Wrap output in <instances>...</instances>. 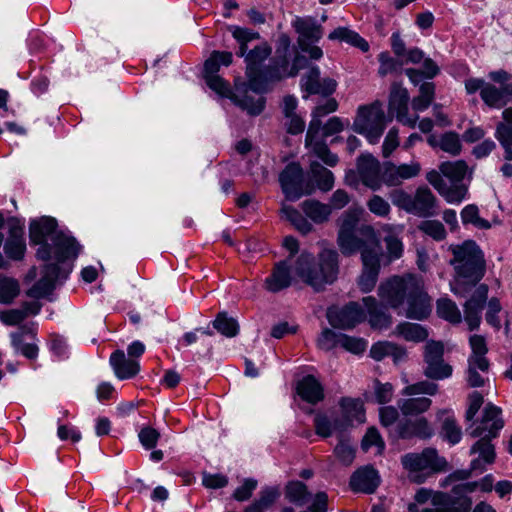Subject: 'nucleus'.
Segmentation results:
<instances>
[{
  "label": "nucleus",
  "instance_id": "2eb2a0df",
  "mask_svg": "<svg viewBox=\"0 0 512 512\" xmlns=\"http://www.w3.org/2000/svg\"><path fill=\"white\" fill-rule=\"evenodd\" d=\"M380 252L375 249L362 251L363 271L359 277L358 285L362 292H370L376 285L380 271Z\"/></svg>",
  "mask_w": 512,
  "mask_h": 512
},
{
  "label": "nucleus",
  "instance_id": "c756f323",
  "mask_svg": "<svg viewBox=\"0 0 512 512\" xmlns=\"http://www.w3.org/2000/svg\"><path fill=\"white\" fill-rule=\"evenodd\" d=\"M57 222L52 217H42L39 220H34L30 223L29 236L33 244H40L46 242L47 237L51 238L58 233Z\"/></svg>",
  "mask_w": 512,
  "mask_h": 512
},
{
  "label": "nucleus",
  "instance_id": "ddd939ff",
  "mask_svg": "<svg viewBox=\"0 0 512 512\" xmlns=\"http://www.w3.org/2000/svg\"><path fill=\"white\" fill-rule=\"evenodd\" d=\"M433 433V428L425 417H418L415 419L405 418L398 421L395 428L391 430V439H429L432 437Z\"/></svg>",
  "mask_w": 512,
  "mask_h": 512
},
{
  "label": "nucleus",
  "instance_id": "bb28decb",
  "mask_svg": "<svg viewBox=\"0 0 512 512\" xmlns=\"http://www.w3.org/2000/svg\"><path fill=\"white\" fill-rule=\"evenodd\" d=\"M291 284L290 266L287 261H280L275 264L273 271L266 278L264 286L272 293L279 292Z\"/></svg>",
  "mask_w": 512,
  "mask_h": 512
},
{
  "label": "nucleus",
  "instance_id": "c85d7f7f",
  "mask_svg": "<svg viewBox=\"0 0 512 512\" xmlns=\"http://www.w3.org/2000/svg\"><path fill=\"white\" fill-rule=\"evenodd\" d=\"M297 393L310 404H317L324 399L323 386L313 375H307L298 382Z\"/></svg>",
  "mask_w": 512,
  "mask_h": 512
},
{
  "label": "nucleus",
  "instance_id": "c9c22d12",
  "mask_svg": "<svg viewBox=\"0 0 512 512\" xmlns=\"http://www.w3.org/2000/svg\"><path fill=\"white\" fill-rule=\"evenodd\" d=\"M490 369L489 361H467L466 381L469 387L476 388L485 385V378Z\"/></svg>",
  "mask_w": 512,
  "mask_h": 512
},
{
  "label": "nucleus",
  "instance_id": "338daca9",
  "mask_svg": "<svg viewBox=\"0 0 512 512\" xmlns=\"http://www.w3.org/2000/svg\"><path fill=\"white\" fill-rule=\"evenodd\" d=\"M55 288V284L48 280V278L41 277L27 292V295L32 298H42L50 294Z\"/></svg>",
  "mask_w": 512,
  "mask_h": 512
},
{
  "label": "nucleus",
  "instance_id": "7c9ffc66",
  "mask_svg": "<svg viewBox=\"0 0 512 512\" xmlns=\"http://www.w3.org/2000/svg\"><path fill=\"white\" fill-rule=\"evenodd\" d=\"M25 333H30L35 336V331L32 328L23 326L22 331L10 334L11 345L16 353L23 355L29 360H35L38 357L39 348L35 343L24 342Z\"/></svg>",
  "mask_w": 512,
  "mask_h": 512
},
{
  "label": "nucleus",
  "instance_id": "412c9836",
  "mask_svg": "<svg viewBox=\"0 0 512 512\" xmlns=\"http://www.w3.org/2000/svg\"><path fill=\"white\" fill-rule=\"evenodd\" d=\"M301 85L308 94L329 96L336 90L337 82L332 78L321 79L319 68L313 66L303 76Z\"/></svg>",
  "mask_w": 512,
  "mask_h": 512
},
{
  "label": "nucleus",
  "instance_id": "473e14b6",
  "mask_svg": "<svg viewBox=\"0 0 512 512\" xmlns=\"http://www.w3.org/2000/svg\"><path fill=\"white\" fill-rule=\"evenodd\" d=\"M284 494L286 500L298 507L308 505L312 499V494L306 484L298 480L289 481L285 486Z\"/></svg>",
  "mask_w": 512,
  "mask_h": 512
},
{
  "label": "nucleus",
  "instance_id": "ea45409f",
  "mask_svg": "<svg viewBox=\"0 0 512 512\" xmlns=\"http://www.w3.org/2000/svg\"><path fill=\"white\" fill-rule=\"evenodd\" d=\"M302 209L307 217L315 223H323L328 220L331 214V207L314 199L305 200Z\"/></svg>",
  "mask_w": 512,
  "mask_h": 512
},
{
  "label": "nucleus",
  "instance_id": "a878e982",
  "mask_svg": "<svg viewBox=\"0 0 512 512\" xmlns=\"http://www.w3.org/2000/svg\"><path fill=\"white\" fill-rule=\"evenodd\" d=\"M490 438L482 437L471 447L470 453H478L479 457L471 461V470H483L484 464H492L495 461L496 453Z\"/></svg>",
  "mask_w": 512,
  "mask_h": 512
},
{
  "label": "nucleus",
  "instance_id": "de8ad7c7",
  "mask_svg": "<svg viewBox=\"0 0 512 512\" xmlns=\"http://www.w3.org/2000/svg\"><path fill=\"white\" fill-rule=\"evenodd\" d=\"M212 325L220 334L228 338L235 337L239 333L237 321L232 317H228L226 312L218 313Z\"/></svg>",
  "mask_w": 512,
  "mask_h": 512
},
{
  "label": "nucleus",
  "instance_id": "39448f33",
  "mask_svg": "<svg viewBox=\"0 0 512 512\" xmlns=\"http://www.w3.org/2000/svg\"><path fill=\"white\" fill-rule=\"evenodd\" d=\"M385 128L386 116L380 101L358 108L353 122V130L364 135L369 143H378Z\"/></svg>",
  "mask_w": 512,
  "mask_h": 512
},
{
  "label": "nucleus",
  "instance_id": "0eeeda50",
  "mask_svg": "<svg viewBox=\"0 0 512 512\" xmlns=\"http://www.w3.org/2000/svg\"><path fill=\"white\" fill-rule=\"evenodd\" d=\"M338 244L344 255H351L357 251L362 253L366 249L380 252L375 230L370 225H361L357 232L338 233Z\"/></svg>",
  "mask_w": 512,
  "mask_h": 512
},
{
  "label": "nucleus",
  "instance_id": "37998d69",
  "mask_svg": "<svg viewBox=\"0 0 512 512\" xmlns=\"http://www.w3.org/2000/svg\"><path fill=\"white\" fill-rule=\"evenodd\" d=\"M439 170L453 183H460L467 174L468 165L464 160L446 161L441 163Z\"/></svg>",
  "mask_w": 512,
  "mask_h": 512
},
{
  "label": "nucleus",
  "instance_id": "393cba45",
  "mask_svg": "<svg viewBox=\"0 0 512 512\" xmlns=\"http://www.w3.org/2000/svg\"><path fill=\"white\" fill-rule=\"evenodd\" d=\"M110 364L119 379H130L140 371L139 362L136 359L127 358L122 350H116L110 356Z\"/></svg>",
  "mask_w": 512,
  "mask_h": 512
},
{
  "label": "nucleus",
  "instance_id": "58836bf2",
  "mask_svg": "<svg viewBox=\"0 0 512 512\" xmlns=\"http://www.w3.org/2000/svg\"><path fill=\"white\" fill-rule=\"evenodd\" d=\"M328 38L330 40H339L346 42L348 44H351L360 50L366 52L369 49L368 42L362 38L358 33H356L353 30H350L346 27H338L335 30H333L329 35Z\"/></svg>",
  "mask_w": 512,
  "mask_h": 512
},
{
  "label": "nucleus",
  "instance_id": "4c0bfd02",
  "mask_svg": "<svg viewBox=\"0 0 512 512\" xmlns=\"http://www.w3.org/2000/svg\"><path fill=\"white\" fill-rule=\"evenodd\" d=\"M230 98L241 109L246 110L250 115L256 116L262 113L265 107V98L263 96H252L247 91L242 95L232 94Z\"/></svg>",
  "mask_w": 512,
  "mask_h": 512
},
{
  "label": "nucleus",
  "instance_id": "774afa93",
  "mask_svg": "<svg viewBox=\"0 0 512 512\" xmlns=\"http://www.w3.org/2000/svg\"><path fill=\"white\" fill-rule=\"evenodd\" d=\"M138 436L143 447L147 450H151L156 447L160 438V433L156 429L146 426L140 430Z\"/></svg>",
  "mask_w": 512,
  "mask_h": 512
},
{
  "label": "nucleus",
  "instance_id": "2f4dec72",
  "mask_svg": "<svg viewBox=\"0 0 512 512\" xmlns=\"http://www.w3.org/2000/svg\"><path fill=\"white\" fill-rule=\"evenodd\" d=\"M363 304L367 309L369 323L372 328L383 329L391 324V316L379 306L374 297L368 296L363 298Z\"/></svg>",
  "mask_w": 512,
  "mask_h": 512
},
{
  "label": "nucleus",
  "instance_id": "49530a36",
  "mask_svg": "<svg viewBox=\"0 0 512 512\" xmlns=\"http://www.w3.org/2000/svg\"><path fill=\"white\" fill-rule=\"evenodd\" d=\"M396 333L407 341L421 342L428 337L427 330L420 324L404 322L396 327Z\"/></svg>",
  "mask_w": 512,
  "mask_h": 512
},
{
  "label": "nucleus",
  "instance_id": "423d86ee",
  "mask_svg": "<svg viewBox=\"0 0 512 512\" xmlns=\"http://www.w3.org/2000/svg\"><path fill=\"white\" fill-rule=\"evenodd\" d=\"M477 488L478 483L475 481L456 484L450 493L437 491L433 498V506L437 507V512H470L472 499L469 494Z\"/></svg>",
  "mask_w": 512,
  "mask_h": 512
},
{
  "label": "nucleus",
  "instance_id": "bf43d9fd",
  "mask_svg": "<svg viewBox=\"0 0 512 512\" xmlns=\"http://www.w3.org/2000/svg\"><path fill=\"white\" fill-rule=\"evenodd\" d=\"M418 228L436 241L444 240L446 237L445 227L438 220H424L419 224Z\"/></svg>",
  "mask_w": 512,
  "mask_h": 512
},
{
  "label": "nucleus",
  "instance_id": "c03bdc74",
  "mask_svg": "<svg viewBox=\"0 0 512 512\" xmlns=\"http://www.w3.org/2000/svg\"><path fill=\"white\" fill-rule=\"evenodd\" d=\"M310 172L320 190L327 192L332 189L334 185V176L330 170L314 161L310 164Z\"/></svg>",
  "mask_w": 512,
  "mask_h": 512
},
{
  "label": "nucleus",
  "instance_id": "a211bd4d",
  "mask_svg": "<svg viewBox=\"0 0 512 512\" xmlns=\"http://www.w3.org/2000/svg\"><path fill=\"white\" fill-rule=\"evenodd\" d=\"M409 94L406 89L394 87L389 97V111L395 113L396 119L401 124L415 128L419 117L408 113Z\"/></svg>",
  "mask_w": 512,
  "mask_h": 512
},
{
  "label": "nucleus",
  "instance_id": "6ab92c4d",
  "mask_svg": "<svg viewBox=\"0 0 512 512\" xmlns=\"http://www.w3.org/2000/svg\"><path fill=\"white\" fill-rule=\"evenodd\" d=\"M420 171L421 166L418 162L401 164L399 166L392 162H385L383 164L382 181L388 186H397L404 180L418 176Z\"/></svg>",
  "mask_w": 512,
  "mask_h": 512
},
{
  "label": "nucleus",
  "instance_id": "603ef678",
  "mask_svg": "<svg viewBox=\"0 0 512 512\" xmlns=\"http://www.w3.org/2000/svg\"><path fill=\"white\" fill-rule=\"evenodd\" d=\"M282 213L302 234H308L312 230V224L292 206H284Z\"/></svg>",
  "mask_w": 512,
  "mask_h": 512
},
{
  "label": "nucleus",
  "instance_id": "a19ab883",
  "mask_svg": "<svg viewBox=\"0 0 512 512\" xmlns=\"http://www.w3.org/2000/svg\"><path fill=\"white\" fill-rule=\"evenodd\" d=\"M233 55L228 51H213L204 63V77L217 75L221 65L229 66Z\"/></svg>",
  "mask_w": 512,
  "mask_h": 512
},
{
  "label": "nucleus",
  "instance_id": "dca6fc26",
  "mask_svg": "<svg viewBox=\"0 0 512 512\" xmlns=\"http://www.w3.org/2000/svg\"><path fill=\"white\" fill-rule=\"evenodd\" d=\"M279 181L288 199L296 200L303 195V171L299 164H288L281 172Z\"/></svg>",
  "mask_w": 512,
  "mask_h": 512
},
{
  "label": "nucleus",
  "instance_id": "7ed1b4c3",
  "mask_svg": "<svg viewBox=\"0 0 512 512\" xmlns=\"http://www.w3.org/2000/svg\"><path fill=\"white\" fill-rule=\"evenodd\" d=\"M453 258L450 264L456 272L452 292L455 295L465 294L484 277L486 263L483 252L474 241H465L461 245L451 247Z\"/></svg>",
  "mask_w": 512,
  "mask_h": 512
},
{
  "label": "nucleus",
  "instance_id": "f3484780",
  "mask_svg": "<svg viewBox=\"0 0 512 512\" xmlns=\"http://www.w3.org/2000/svg\"><path fill=\"white\" fill-rule=\"evenodd\" d=\"M292 27L298 34L297 43L300 49H306V43H316L323 36V27L311 16L295 17Z\"/></svg>",
  "mask_w": 512,
  "mask_h": 512
},
{
  "label": "nucleus",
  "instance_id": "f704fd0d",
  "mask_svg": "<svg viewBox=\"0 0 512 512\" xmlns=\"http://www.w3.org/2000/svg\"><path fill=\"white\" fill-rule=\"evenodd\" d=\"M343 417L351 424L353 421L364 422L365 412L363 402L358 398L343 397L340 402Z\"/></svg>",
  "mask_w": 512,
  "mask_h": 512
},
{
  "label": "nucleus",
  "instance_id": "f03ea898",
  "mask_svg": "<svg viewBox=\"0 0 512 512\" xmlns=\"http://www.w3.org/2000/svg\"><path fill=\"white\" fill-rule=\"evenodd\" d=\"M230 31L238 44L236 55L238 57H244L246 64L245 74L248 79V87L253 92L264 93L265 79L264 67H262V64L271 55L272 49L270 45L263 41L247 52L248 44L260 39V34L249 28H243L240 26H232Z\"/></svg>",
  "mask_w": 512,
  "mask_h": 512
},
{
  "label": "nucleus",
  "instance_id": "f8f14e48",
  "mask_svg": "<svg viewBox=\"0 0 512 512\" xmlns=\"http://www.w3.org/2000/svg\"><path fill=\"white\" fill-rule=\"evenodd\" d=\"M365 318V312L357 302H350L341 308H329L327 311V319L330 325L343 330L354 328Z\"/></svg>",
  "mask_w": 512,
  "mask_h": 512
},
{
  "label": "nucleus",
  "instance_id": "5701e85b",
  "mask_svg": "<svg viewBox=\"0 0 512 512\" xmlns=\"http://www.w3.org/2000/svg\"><path fill=\"white\" fill-rule=\"evenodd\" d=\"M349 484L353 491L373 493L379 485L378 472L370 466L360 468L352 474Z\"/></svg>",
  "mask_w": 512,
  "mask_h": 512
},
{
  "label": "nucleus",
  "instance_id": "4468645a",
  "mask_svg": "<svg viewBox=\"0 0 512 512\" xmlns=\"http://www.w3.org/2000/svg\"><path fill=\"white\" fill-rule=\"evenodd\" d=\"M488 298V286L480 284L472 296L464 304V320L470 331L478 329L481 323V313Z\"/></svg>",
  "mask_w": 512,
  "mask_h": 512
},
{
  "label": "nucleus",
  "instance_id": "72a5a7b5",
  "mask_svg": "<svg viewBox=\"0 0 512 512\" xmlns=\"http://www.w3.org/2000/svg\"><path fill=\"white\" fill-rule=\"evenodd\" d=\"M432 400L427 397L402 398L397 401V406L403 416H418L430 409Z\"/></svg>",
  "mask_w": 512,
  "mask_h": 512
},
{
  "label": "nucleus",
  "instance_id": "e2e57ef3",
  "mask_svg": "<svg viewBox=\"0 0 512 512\" xmlns=\"http://www.w3.org/2000/svg\"><path fill=\"white\" fill-rule=\"evenodd\" d=\"M26 251L25 240L7 239L4 244L6 256L12 260H22Z\"/></svg>",
  "mask_w": 512,
  "mask_h": 512
},
{
  "label": "nucleus",
  "instance_id": "6e6552de",
  "mask_svg": "<svg viewBox=\"0 0 512 512\" xmlns=\"http://www.w3.org/2000/svg\"><path fill=\"white\" fill-rule=\"evenodd\" d=\"M423 374L431 380H443L452 375L453 368L444 361V345L440 341L430 340L424 346Z\"/></svg>",
  "mask_w": 512,
  "mask_h": 512
},
{
  "label": "nucleus",
  "instance_id": "5fc2aeb1",
  "mask_svg": "<svg viewBox=\"0 0 512 512\" xmlns=\"http://www.w3.org/2000/svg\"><path fill=\"white\" fill-rule=\"evenodd\" d=\"M308 148L321 159L326 165L334 167L338 163V156L330 151L324 139L313 141Z\"/></svg>",
  "mask_w": 512,
  "mask_h": 512
},
{
  "label": "nucleus",
  "instance_id": "13d9d810",
  "mask_svg": "<svg viewBox=\"0 0 512 512\" xmlns=\"http://www.w3.org/2000/svg\"><path fill=\"white\" fill-rule=\"evenodd\" d=\"M379 417L381 425L387 429L388 436L391 438V430H393L399 420V409L394 406H384L379 409Z\"/></svg>",
  "mask_w": 512,
  "mask_h": 512
},
{
  "label": "nucleus",
  "instance_id": "cd10ccee",
  "mask_svg": "<svg viewBox=\"0 0 512 512\" xmlns=\"http://www.w3.org/2000/svg\"><path fill=\"white\" fill-rule=\"evenodd\" d=\"M437 417L441 421V431L443 439L451 445L460 442L462 438V430L458 425L453 412L449 409H442L437 412Z\"/></svg>",
  "mask_w": 512,
  "mask_h": 512
},
{
  "label": "nucleus",
  "instance_id": "1a4fd4ad",
  "mask_svg": "<svg viewBox=\"0 0 512 512\" xmlns=\"http://www.w3.org/2000/svg\"><path fill=\"white\" fill-rule=\"evenodd\" d=\"M290 45L291 41L287 35L282 34L278 38L275 55L269 65L264 67L265 92L269 90L270 84L290 76Z\"/></svg>",
  "mask_w": 512,
  "mask_h": 512
},
{
  "label": "nucleus",
  "instance_id": "20e7f679",
  "mask_svg": "<svg viewBox=\"0 0 512 512\" xmlns=\"http://www.w3.org/2000/svg\"><path fill=\"white\" fill-rule=\"evenodd\" d=\"M295 272L306 284L319 291L336 280L338 253L332 249H323L319 254V262L315 263L312 254L303 252L297 259Z\"/></svg>",
  "mask_w": 512,
  "mask_h": 512
},
{
  "label": "nucleus",
  "instance_id": "09e8293b",
  "mask_svg": "<svg viewBox=\"0 0 512 512\" xmlns=\"http://www.w3.org/2000/svg\"><path fill=\"white\" fill-rule=\"evenodd\" d=\"M461 220L464 225L471 224L478 229L491 228L490 222L480 217L479 209L475 204H469L462 209Z\"/></svg>",
  "mask_w": 512,
  "mask_h": 512
},
{
  "label": "nucleus",
  "instance_id": "6e6d98bb",
  "mask_svg": "<svg viewBox=\"0 0 512 512\" xmlns=\"http://www.w3.org/2000/svg\"><path fill=\"white\" fill-rule=\"evenodd\" d=\"M363 212L361 208H353L346 211L340 219L339 233L357 232V225Z\"/></svg>",
  "mask_w": 512,
  "mask_h": 512
},
{
  "label": "nucleus",
  "instance_id": "4be33fe9",
  "mask_svg": "<svg viewBox=\"0 0 512 512\" xmlns=\"http://www.w3.org/2000/svg\"><path fill=\"white\" fill-rule=\"evenodd\" d=\"M407 199L409 213L420 217H430L436 213V197L426 186L417 188L412 198Z\"/></svg>",
  "mask_w": 512,
  "mask_h": 512
},
{
  "label": "nucleus",
  "instance_id": "79ce46f5",
  "mask_svg": "<svg viewBox=\"0 0 512 512\" xmlns=\"http://www.w3.org/2000/svg\"><path fill=\"white\" fill-rule=\"evenodd\" d=\"M435 98V84L423 82L419 87V95L412 99L411 105L414 111L422 112L428 109Z\"/></svg>",
  "mask_w": 512,
  "mask_h": 512
},
{
  "label": "nucleus",
  "instance_id": "b1692460",
  "mask_svg": "<svg viewBox=\"0 0 512 512\" xmlns=\"http://www.w3.org/2000/svg\"><path fill=\"white\" fill-rule=\"evenodd\" d=\"M55 257L58 262H64L70 258H76L80 252V245L72 236L62 232L55 233L51 238Z\"/></svg>",
  "mask_w": 512,
  "mask_h": 512
},
{
  "label": "nucleus",
  "instance_id": "aec40b11",
  "mask_svg": "<svg viewBox=\"0 0 512 512\" xmlns=\"http://www.w3.org/2000/svg\"><path fill=\"white\" fill-rule=\"evenodd\" d=\"M357 169L362 182L372 188L378 189L382 181L383 165L372 155H362L358 158Z\"/></svg>",
  "mask_w": 512,
  "mask_h": 512
},
{
  "label": "nucleus",
  "instance_id": "680f3d73",
  "mask_svg": "<svg viewBox=\"0 0 512 512\" xmlns=\"http://www.w3.org/2000/svg\"><path fill=\"white\" fill-rule=\"evenodd\" d=\"M466 194L467 187L460 183H453L450 186L446 184L445 188L440 193L448 203H460L465 198Z\"/></svg>",
  "mask_w": 512,
  "mask_h": 512
},
{
  "label": "nucleus",
  "instance_id": "8fccbe9b",
  "mask_svg": "<svg viewBox=\"0 0 512 512\" xmlns=\"http://www.w3.org/2000/svg\"><path fill=\"white\" fill-rule=\"evenodd\" d=\"M469 345L471 354L467 361H489L486 357L488 346L484 336L474 334L469 337Z\"/></svg>",
  "mask_w": 512,
  "mask_h": 512
},
{
  "label": "nucleus",
  "instance_id": "f257e3e1",
  "mask_svg": "<svg viewBox=\"0 0 512 512\" xmlns=\"http://www.w3.org/2000/svg\"><path fill=\"white\" fill-rule=\"evenodd\" d=\"M378 295L394 309L406 304L405 315L411 319L423 320L431 312V299L422 281L411 274L394 276L381 283Z\"/></svg>",
  "mask_w": 512,
  "mask_h": 512
},
{
  "label": "nucleus",
  "instance_id": "0e129e2a",
  "mask_svg": "<svg viewBox=\"0 0 512 512\" xmlns=\"http://www.w3.org/2000/svg\"><path fill=\"white\" fill-rule=\"evenodd\" d=\"M501 310L502 306L498 298L493 297L488 301L485 319L486 322L496 330H500L501 328V321L498 317Z\"/></svg>",
  "mask_w": 512,
  "mask_h": 512
},
{
  "label": "nucleus",
  "instance_id": "864d4df0",
  "mask_svg": "<svg viewBox=\"0 0 512 512\" xmlns=\"http://www.w3.org/2000/svg\"><path fill=\"white\" fill-rule=\"evenodd\" d=\"M438 390H439L438 384L428 381V380H423V381L406 386L402 390L401 393H402V395H405V396H414V395H421V394L434 396L438 393Z\"/></svg>",
  "mask_w": 512,
  "mask_h": 512
},
{
  "label": "nucleus",
  "instance_id": "e433bc0d",
  "mask_svg": "<svg viewBox=\"0 0 512 512\" xmlns=\"http://www.w3.org/2000/svg\"><path fill=\"white\" fill-rule=\"evenodd\" d=\"M480 97L489 108L501 109L507 105L504 86L497 87L488 82L485 88L480 91Z\"/></svg>",
  "mask_w": 512,
  "mask_h": 512
},
{
  "label": "nucleus",
  "instance_id": "3c124183",
  "mask_svg": "<svg viewBox=\"0 0 512 512\" xmlns=\"http://www.w3.org/2000/svg\"><path fill=\"white\" fill-rule=\"evenodd\" d=\"M439 148L452 156H458L462 151L459 134L454 131L442 134L439 138Z\"/></svg>",
  "mask_w": 512,
  "mask_h": 512
},
{
  "label": "nucleus",
  "instance_id": "a18cd8bd",
  "mask_svg": "<svg viewBox=\"0 0 512 512\" xmlns=\"http://www.w3.org/2000/svg\"><path fill=\"white\" fill-rule=\"evenodd\" d=\"M437 314L440 318L452 324L461 322V312L456 303L449 298H440L437 301Z\"/></svg>",
  "mask_w": 512,
  "mask_h": 512
},
{
  "label": "nucleus",
  "instance_id": "4d7b16f0",
  "mask_svg": "<svg viewBox=\"0 0 512 512\" xmlns=\"http://www.w3.org/2000/svg\"><path fill=\"white\" fill-rule=\"evenodd\" d=\"M19 283L12 278L0 280V303L9 304L19 294Z\"/></svg>",
  "mask_w": 512,
  "mask_h": 512
},
{
  "label": "nucleus",
  "instance_id": "9b49d317",
  "mask_svg": "<svg viewBox=\"0 0 512 512\" xmlns=\"http://www.w3.org/2000/svg\"><path fill=\"white\" fill-rule=\"evenodd\" d=\"M501 408L492 403L486 404L482 417L479 422H473L471 426H475L470 432L473 438L487 437L494 439L498 437L499 432L504 427V420L501 417Z\"/></svg>",
  "mask_w": 512,
  "mask_h": 512
},
{
  "label": "nucleus",
  "instance_id": "69168bd1",
  "mask_svg": "<svg viewBox=\"0 0 512 512\" xmlns=\"http://www.w3.org/2000/svg\"><path fill=\"white\" fill-rule=\"evenodd\" d=\"M340 346L353 354H361L366 350L367 342L362 338L341 334Z\"/></svg>",
  "mask_w": 512,
  "mask_h": 512
},
{
  "label": "nucleus",
  "instance_id": "9d476101",
  "mask_svg": "<svg viewBox=\"0 0 512 512\" xmlns=\"http://www.w3.org/2000/svg\"><path fill=\"white\" fill-rule=\"evenodd\" d=\"M403 467L411 472L430 469L433 472H442L447 469L448 463L440 457L434 448H425L421 453H407L401 457Z\"/></svg>",
  "mask_w": 512,
  "mask_h": 512
},
{
  "label": "nucleus",
  "instance_id": "052dcab7",
  "mask_svg": "<svg viewBox=\"0 0 512 512\" xmlns=\"http://www.w3.org/2000/svg\"><path fill=\"white\" fill-rule=\"evenodd\" d=\"M334 454L343 465L349 466L354 461L355 449L348 440L341 439L334 448Z\"/></svg>",
  "mask_w": 512,
  "mask_h": 512
}]
</instances>
